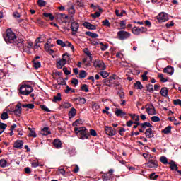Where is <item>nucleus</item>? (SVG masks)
<instances>
[{
  "label": "nucleus",
  "mask_w": 181,
  "mask_h": 181,
  "mask_svg": "<svg viewBox=\"0 0 181 181\" xmlns=\"http://www.w3.org/2000/svg\"><path fill=\"white\" fill-rule=\"evenodd\" d=\"M5 42L9 45V43H13L16 46V42L21 40V38L16 37L15 33L12 31L11 28H8L6 31V35L4 36Z\"/></svg>",
  "instance_id": "1"
},
{
  "label": "nucleus",
  "mask_w": 181,
  "mask_h": 181,
  "mask_svg": "<svg viewBox=\"0 0 181 181\" xmlns=\"http://www.w3.org/2000/svg\"><path fill=\"white\" fill-rule=\"evenodd\" d=\"M16 46L19 49H21L24 52H29L32 47H33V42L28 41L26 42L23 39L17 40Z\"/></svg>",
  "instance_id": "2"
},
{
  "label": "nucleus",
  "mask_w": 181,
  "mask_h": 181,
  "mask_svg": "<svg viewBox=\"0 0 181 181\" xmlns=\"http://www.w3.org/2000/svg\"><path fill=\"white\" fill-rule=\"evenodd\" d=\"M74 130L79 139H88L90 134L86 127H75Z\"/></svg>",
  "instance_id": "3"
},
{
  "label": "nucleus",
  "mask_w": 181,
  "mask_h": 181,
  "mask_svg": "<svg viewBox=\"0 0 181 181\" xmlns=\"http://www.w3.org/2000/svg\"><path fill=\"white\" fill-rule=\"evenodd\" d=\"M33 91V88L29 85H22L20 87V93L22 95H29Z\"/></svg>",
  "instance_id": "4"
},
{
  "label": "nucleus",
  "mask_w": 181,
  "mask_h": 181,
  "mask_svg": "<svg viewBox=\"0 0 181 181\" xmlns=\"http://www.w3.org/2000/svg\"><path fill=\"white\" fill-rule=\"evenodd\" d=\"M117 37L119 40H127L131 37V33L125 30H120L117 32Z\"/></svg>",
  "instance_id": "5"
},
{
  "label": "nucleus",
  "mask_w": 181,
  "mask_h": 181,
  "mask_svg": "<svg viewBox=\"0 0 181 181\" xmlns=\"http://www.w3.org/2000/svg\"><path fill=\"white\" fill-rule=\"evenodd\" d=\"M67 59H69V55L64 54L62 55V59L57 62V68L63 69V66L67 63Z\"/></svg>",
  "instance_id": "6"
},
{
  "label": "nucleus",
  "mask_w": 181,
  "mask_h": 181,
  "mask_svg": "<svg viewBox=\"0 0 181 181\" xmlns=\"http://www.w3.org/2000/svg\"><path fill=\"white\" fill-rule=\"evenodd\" d=\"M132 32L134 35H141V33H145L148 32V28L145 27L138 28L135 26L132 29Z\"/></svg>",
  "instance_id": "7"
},
{
  "label": "nucleus",
  "mask_w": 181,
  "mask_h": 181,
  "mask_svg": "<svg viewBox=\"0 0 181 181\" xmlns=\"http://www.w3.org/2000/svg\"><path fill=\"white\" fill-rule=\"evenodd\" d=\"M146 111L148 115H156V110L152 104L146 105Z\"/></svg>",
  "instance_id": "8"
},
{
  "label": "nucleus",
  "mask_w": 181,
  "mask_h": 181,
  "mask_svg": "<svg viewBox=\"0 0 181 181\" xmlns=\"http://www.w3.org/2000/svg\"><path fill=\"white\" fill-rule=\"evenodd\" d=\"M94 67L96 69H100V70H105L106 66L103 60H96L93 63Z\"/></svg>",
  "instance_id": "9"
},
{
  "label": "nucleus",
  "mask_w": 181,
  "mask_h": 181,
  "mask_svg": "<svg viewBox=\"0 0 181 181\" xmlns=\"http://www.w3.org/2000/svg\"><path fill=\"white\" fill-rule=\"evenodd\" d=\"M157 19L158 22H167V21H169V17H168V15L166 13H160L157 16Z\"/></svg>",
  "instance_id": "10"
},
{
  "label": "nucleus",
  "mask_w": 181,
  "mask_h": 181,
  "mask_svg": "<svg viewBox=\"0 0 181 181\" xmlns=\"http://www.w3.org/2000/svg\"><path fill=\"white\" fill-rule=\"evenodd\" d=\"M13 113L17 117H21V115L22 114V103L21 102H18L16 105V109L14 110Z\"/></svg>",
  "instance_id": "11"
},
{
  "label": "nucleus",
  "mask_w": 181,
  "mask_h": 181,
  "mask_svg": "<svg viewBox=\"0 0 181 181\" xmlns=\"http://www.w3.org/2000/svg\"><path fill=\"white\" fill-rule=\"evenodd\" d=\"M105 132L110 136H114V135L117 134L115 129H112V127L107 126L105 127Z\"/></svg>",
  "instance_id": "12"
},
{
  "label": "nucleus",
  "mask_w": 181,
  "mask_h": 181,
  "mask_svg": "<svg viewBox=\"0 0 181 181\" xmlns=\"http://www.w3.org/2000/svg\"><path fill=\"white\" fill-rule=\"evenodd\" d=\"M78 28H80V25H78V23L77 22H73L71 24V29L72 30V35H76L77 32H78Z\"/></svg>",
  "instance_id": "13"
},
{
  "label": "nucleus",
  "mask_w": 181,
  "mask_h": 181,
  "mask_svg": "<svg viewBox=\"0 0 181 181\" xmlns=\"http://www.w3.org/2000/svg\"><path fill=\"white\" fill-rule=\"evenodd\" d=\"M158 166H159V165L158 164V161L156 160H151L147 163L148 168H158Z\"/></svg>",
  "instance_id": "14"
},
{
  "label": "nucleus",
  "mask_w": 181,
  "mask_h": 181,
  "mask_svg": "<svg viewBox=\"0 0 181 181\" xmlns=\"http://www.w3.org/2000/svg\"><path fill=\"white\" fill-rule=\"evenodd\" d=\"M23 146V141L22 140H17L13 144V148L16 149H22Z\"/></svg>",
  "instance_id": "15"
},
{
  "label": "nucleus",
  "mask_w": 181,
  "mask_h": 181,
  "mask_svg": "<svg viewBox=\"0 0 181 181\" xmlns=\"http://www.w3.org/2000/svg\"><path fill=\"white\" fill-rule=\"evenodd\" d=\"M83 26L86 28V29H89L90 30H95L97 29V27L88 22L83 23Z\"/></svg>",
  "instance_id": "16"
},
{
  "label": "nucleus",
  "mask_w": 181,
  "mask_h": 181,
  "mask_svg": "<svg viewBox=\"0 0 181 181\" xmlns=\"http://www.w3.org/2000/svg\"><path fill=\"white\" fill-rule=\"evenodd\" d=\"M163 73H167L168 74H170V76H172V74L174 73L173 67L168 66L163 69Z\"/></svg>",
  "instance_id": "17"
},
{
  "label": "nucleus",
  "mask_w": 181,
  "mask_h": 181,
  "mask_svg": "<svg viewBox=\"0 0 181 181\" xmlns=\"http://www.w3.org/2000/svg\"><path fill=\"white\" fill-rule=\"evenodd\" d=\"M145 135L146 138H153L154 135L153 133L152 132V129H147L145 132Z\"/></svg>",
  "instance_id": "18"
},
{
  "label": "nucleus",
  "mask_w": 181,
  "mask_h": 181,
  "mask_svg": "<svg viewBox=\"0 0 181 181\" xmlns=\"http://www.w3.org/2000/svg\"><path fill=\"white\" fill-rule=\"evenodd\" d=\"M41 135H44V136H47V135H50V134H52L50 132V130H49V127H44L40 132Z\"/></svg>",
  "instance_id": "19"
},
{
  "label": "nucleus",
  "mask_w": 181,
  "mask_h": 181,
  "mask_svg": "<svg viewBox=\"0 0 181 181\" xmlns=\"http://www.w3.org/2000/svg\"><path fill=\"white\" fill-rule=\"evenodd\" d=\"M53 145L57 149L62 148V141L60 139H54L53 142Z\"/></svg>",
  "instance_id": "20"
},
{
  "label": "nucleus",
  "mask_w": 181,
  "mask_h": 181,
  "mask_svg": "<svg viewBox=\"0 0 181 181\" xmlns=\"http://www.w3.org/2000/svg\"><path fill=\"white\" fill-rule=\"evenodd\" d=\"M115 114L117 117H124V115H127V113L124 112L122 110L119 109H116Z\"/></svg>",
  "instance_id": "21"
},
{
  "label": "nucleus",
  "mask_w": 181,
  "mask_h": 181,
  "mask_svg": "<svg viewBox=\"0 0 181 181\" xmlns=\"http://www.w3.org/2000/svg\"><path fill=\"white\" fill-rule=\"evenodd\" d=\"M57 83L58 86H66V84H67L66 81H64V78H63L62 77H59L57 79Z\"/></svg>",
  "instance_id": "22"
},
{
  "label": "nucleus",
  "mask_w": 181,
  "mask_h": 181,
  "mask_svg": "<svg viewBox=\"0 0 181 181\" xmlns=\"http://www.w3.org/2000/svg\"><path fill=\"white\" fill-rule=\"evenodd\" d=\"M85 35H86L87 36H90V37H93V39H95V38L98 37V34H97L95 33H91L90 31L86 32Z\"/></svg>",
  "instance_id": "23"
},
{
  "label": "nucleus",
  "mask_w": 181,
  "mask_h": 181,
  "mask_svg": "<svg viewBox=\"0 0 181 181\" xmlns=\"http://www.w3.org/2000/svg\"><path fill=\"white\" fill-rule=\"evenodd\" d=\"M112 79L111 77H109L107 79L103 80V83L105 86H107V87H112Z\"/></svg>",
  "instance_id": "24"
},
{
  "label": "nucleus",
  "mask_w": 181,
  "mask_h": 181,
  "mask_svg": "<svg viewBox=\"0 0 181 181\" xmlns=\"http://www.w3.org/2000/svg\"><path fill=\"white\" fill-rule=\"evenodd\" d=\"M57 101H62V94L58 93L56 96H54L52 103H57Z\"/></svg>",
  "instance_id": "25"
},
{
  "label": "nucleus",
  "mask_w": 181,
  "mask_h": 181,
  "mask_svg": "<svg viewBox=\"0 0 181 181\" xmlns=\"http://www.w3.org/2000/svg\"><path fill=\"white\" fill-rule=\"evenodd\" d=\"M30 133L28 134V136H32L33 138H36V132H35V129L28 128Z\"/></svg>",
  "instance_id": "26"
},
{
  "label": "nucleus",
  "mask_w": 181,
  "mask_h": 181,
  "mask_svg": "<svg viewBox=\"0 0 181 181\" xmlns=\"http://www.w3.org/2000/svg\"><path fill=\"white\" fill-rule=\"evenodd\" d=\"M21 105L23 108H28L29 110H33V108H35V105L32 103L23 104Z\"/></svg>",
  "instance_id": "27"
},
{
  "label": "nucleus",
  "mask_w": 181,
  "mask_h": 181,
  "mask_svg": "<svg viewBox=\"0 0 181 181\" xmlns=\"http://www.w3.org/2000/svg\"><path fill=\"white\" fill-rule=\"evenodd\" d=\"M76 114H77V110H76L74 107H72L69 111V115L71 116V118L76 117Z\"/></svg>",
  "instance_id": "28"
},
{
  "label": "nucleus",
  "mask_w": 181,
  "mask_h": 181,
  "mask_svg": "<svg viewBox=\"0 0 181 181\" xmlns=\"http://www.w3.org/2000/svg\"><path fill=\"white\" fill-rule=\"evenodd\" d=\"M134 87L137 89V90H142V88H144V86H142V83H141V81H136L134 83Z\"/></svg>",
  "instance_id": "29"
},
{
  "label": "nucleus",
  "mask_w": 181,
  "mask_h": 181,
  "mask_svg": "<svg viewBox=\"0 0 181 181\" xmlns=\"http://www.w3.org/2000/svg\"><path fill=\"white\" fill-rule=\"evenodd\" d=\"M161 95H163V97H166V95H168V88H163L160 91Z\"/></svg>",
  "instance_id": "30"
},
{
  "label": "nucleus",
  "mask_w": 181,
  "mask_h": 181,
  "mask_svg": "<svg viewBox=\"0 0 181 181\" xmlns=\"http://www.w3.org/2000/svg\"><path fill=\"white\" fill-rule=\"evenodd\" d=\"M111 80H112V87H117V86H119V82L115 80L114 77H111Z\"/></svg>",
  "instance_id": "31"
},
{
  "label": "nucleus",
  "mask_w": 181,
  "mask_h": 181,
  "mask_svg": "<svg viewBox=\"0 0 181 181\" xmlns=\"http://www.w3.org/2000/svg\"><path fill=\"white\" fill-rule=\"evenodd\" d=\"M169 165L171 170H177V165L175 163V162L172 161L171 163H169Z\"/></svg>",
  "instance_id": "32"
},
{
  "label": "nucleus",
  "mask_w": 181,
  "mask_h": 181,
  "mask_svg": "<svg viewBox=\"0 0 181 181\" xmlns=\"http://www.w3.org/2000/svg\"><path fill=\"white\" fill-rule=\"evenodd\" d=\"M87 77V72L84 70L80 71L79 78H86Z\"/></svg>",
  "instance_id": "33"
},
{
  "label": "nucleus",
  "mask_w": 181,
  "mask_h": 181,
  "mask_svg": "<svg viewBox=\"0 0 181 181\" xmlns=\"http://www.w3.org/2000/svg\"><path fill=\"white\" fill-rule=\"evenodd\" d=\"M141 126L145 129L146 128V127H148V128H152L153 126H152V124H151V123L149 122H146L144 123H141Z\"/></svg>",
  "instance_id": "34"
},
{
  "label": "nucleus",
  "mask_w": 181,
  "mask_h": 181,
  "mask_svg": "<svg viewBox=\"0 0 181 181\" xmlns=\"http://www.w3.org/2000/svg\"><path fill=\"white\" fill-rule=\"evenodd\" d=\"M36 42V46H37V43H43L45 42V35H42L41 37H38L35 40Z\"/></svg>",
  "instance_id": "35"
},
{
  "label": "nucleus",
  "mask_w": 181,
  "mask_h": 181,
  "mask_svg": "<svg viewBox=\"0 0 181 181\" xmlns=\"http://www.w3.org/2000/svg\"><path fill=\"white\" fill-rule=\"evenodd\" d=\"M172 131V127L168 126L165 127L163 130H162V132L163 134H170V132Z\"/></svg>",
  "instance_id": "36"
},
{
  "label": "nucleus",
  "mask_w": 181,
  "mask_h": 181,
  "mask_svg": "<svg viewBox=\"0 0 181 181\" xmlns=\"http://www.w3.org/2000/svg\"><path fill=\"white\" fill-rule=\"evenodd\" d=\"M7 165H8V161H6V160H5V159H1V160H0V166H1V168H6Z\"/></svg>",
  "instance_id": "37"
},
{
  "label": "nucleus",
  "mask_w": 181,
  "mask_h": 181,
  "mask_svg": "<svg viewBox=\"0 0 181 181\" xmlns=\"http://www.w3.org/2000/svg\"><path fill=\"white\" fill-rule=\"evenodd\" d=\"M160 162H161V163H163V165H168V163H169L168 162V158H166L165 156H161L160 158Z\"/></svg>",
  "instance_id": "38"
},
{
  "label": "nucleus",
  "mask_w": 181,
  "mask_h": 181,
  "mask_svg": "<svg viewBox=\"0 0 181 181\" xmlns=\"http://www.w3.org/2000/svg\"><path fill=\"white\" fill-rule=\"evenodd\" d=\"M43 16L45 18H49L50 21H54V17L53 16V15L52 13H44Z\"/></svg>",
  "instance_id": "39"
},
{
  "label": "nucleus",
  "mask_w": 181,
  "mask_h": 181,
  "mask_svg": "<svg viewBox=\"0 0 181 181\" xmlns=\"http://www.w3.org/2000/svg\"><path fill=\"white\" fill-rule=\"evenodd\" d=\"M33 66H34L35 69H39L41 66L40 62H37L36 60H33Z\"/></svg>",
  "instance_id": "40"
},
{
  "label": "nucleus",
  "mask_w": 181,
  "mask_h": 181,
  "mask_svg": "<svg viewBox=\"0 0 181 181\" xmlns=\"http://www.w3.org/2000/svg\"><path fill=\"white\" fill-rule=\"evenodd\" d=\"M81 90L85 93H88V86L87 84H83L81 86Z\"/></svg>",
  "instance_id": "41"
},
{
  "label": "nucleus",
  "mask_w": 181,
  "mask_h": 181,
  "mask_svg": "<svg viewBox=\"0 0 181 181\" xmlns=\"http://www.w3.org/2000/svg\"><path fill=\"white\" fill-rule=\"evenodd\" d=\"M76 5L79 6V8H84V2L83 0H76Z\"/></svg>",
  "instance_id": "42"
},
{
  "label": "nucleus",
  "mask_w": 181,
  "mask_h": 181,
  "mask_svg": "<svg viewBox=\"0 0 181 181\" xmlns=\"http://www.w3.org/2000/svg\"><path fill=\"white\" fill-rule=\"evenodd\" d=\"M64 45V47H70L71 50H74V46H73V45L71 42H65Z\"/></svg>",
  "instance_id": "43"
},
{
  "label": "nucleus",
  "mask_w": 181,
  "mask_h": 181,
  "mask_svg": "<svg viewBox=\"0 0 181 181\" xmlns=\"http://www.w3.org/2000/svg\"><path fill=\"white\" fill-rule=\"evenodd\" d=\"M159 177V175H156L155 173H153L150 175V179L152 180H156Z\"/></svg>",
  "instance_id": "44"
},
{
  "label": "nucleus",
  "mask_w": 181,
  "mask_h": 181,
  "mask_svg": "<svg viewBox=\"0 0 181 181\" xmlns=\"http://www.w3.org/2000/svg\"><path fill=\"white\" fill-rule=\"evenodd\" d=\"M37 4L40 6H46V1L45 0H37Z\"/></svg>",
  "instance_id": "45"
},
{
  "label": "nucleus",
  "mask_w": 181,
  "mask_h": 181,
  "mask_svg": "<svg viewBox=\"0 0 181 181\" xmlns=\"http://www.w3.org/2000/svg\"><path fill=\"white\" fill-rule=\"evenodd\" d=\"M102 23H103V26H107V28H110V26H111V23L107 19L103 21Z\"/></svg>",
  "instance_id": "46"
},
{
  "label": "nucleus",
  "mask_w": 181,
  "mask_h": 181,
  "mask_svg": "<svg viewBox=\"0 0 181 181\" xmlns=\"http://www.w3.org/2000/svg\"><path fill=\"white\" fill-rule=\"evenodd\" d=\"M146 88L147 90L149 91V93H151V91H153V85L151 83L146 85Z\"/></svg>",
  "instance_id": "47"
},
{
  "label": "nucleus",
  "mask_w": 181,
  "mask_h": 181,
  "mask_svg": "<svg viewBox=\"0 0 181 181\" xmlns=\"http://www.w3.org/2000/svg\"><path fill=\"white\" fill-rule=\"evenodd\" d=\"M100 74L103 78H107V77L110 76V74L107 71H100Z\"/></svg>",
  "instance_id": "48"
},
{
  "label": "nucleus",
  "mask_w": 181,
  "mask_h": 181,
  "mask_svg": "<svg viewBox=\"0 0 181 181\" xmlns=\"http://www.w3.org/2000/svg\"><path fill=\"white\" fill-rule=\"evenodd\" d=\"M103 181H108L110 180V177H108V173H104L102 175Z\"/></svg>",
  "instance_id": "49"
},
{
  "label": "nucleus",
  "mask_w": 181,
  "mask_h": 181,
  "mask_svg": "<svg viewBox=\"0 0 181 181\" xmlns=\"http://www.w3.org/2000/svg\"><path fill=\"white\" fill-rule=\"evenodd\" d=\"M158 77L160 78V81H161V83H166V81H168V79H165V78H163V74H159Z\"/></svg>",
  "instance_id": "50"
},
{
  "label": "nucleus",
  "mask_w": 181,
  "mask_h": 181,
  "mask_svg": "<svg viewBox=\"0 0 181 181\" xmlns=\"http://www.w3.org/2000/svg\"><path fill=\"white\" fill-rule=\"evenodd\" d=\"M65 43L66 42H63L62 40H57V45H59V46H61V47H64Z\"/></svg>",
  "instance_id": "51"
},
{
  "label": "nucleus",
  "mask_w": 181,
  "mask_h": 181,
  "mask_svg": "<svg viewBox=\"0 0 181 181\" xmlns=\"http://www.w3.org/2000/svg\"><path fill=\"white\" fill-rule=\"evenodd\" d=\"M151 121L153 122H159V121H160V118H159L158 116H153L151 117Z\"/></svg>",
  "instance_id": "52"
},
{
  "label": "nucleus",
  "mask_w": 181,
  "mask_h": 181,
  "mask_svg": "<svg viewBox=\"0 0 181 181\" xmlns=\"http://www.w3.org/2000/svg\"><path fill=\"white\" fill-rule=\"evenodd\" d=\"M92 110H93V111H97V110H100V105L97 103H93L92 105Z\"/></svg>",
  "instance_id": "53"
},
{
  "label": "nucleus",
  "mask_w": 181,
  "mask_h": 181,
  "mask_svg": "<svg viewBox=\"0 0 181 181\" xmlns=\"http://www.w3.org/2000/svg\"><path fill=\"white\" fill-rule=\"evenodd\" d=\"M8 118H9V115H8L7 112H3L1 114V119H8Z\"/></svg>",
  "instance_id": "54"
},
{
  "label": "nucleus",
  "mask_w": 181,
  "mask_h": 181,
  "mask_svg": "<svg viewBox=\"0 0 181 181\" xmlns=\"http://www.w3.org/2000/svg\"><path fill=\"white\" fill-rule=\"evenodd\" d=\"M92 18H93V19H96V18H100V16H101V13L100 12H95L94 14H91Z\"/></svg>",
  "instance_id": "55"
},
{
  "label": "nucleus",
  "mask_w": 181,
  "mask_h": 181,
  "mask_svg": "<svg viewBox=\"0 0 181 181\" xmlns=\"http://www.w3.org/2000/svg\"><path fill=\"white\" fill-rule=\"evenodd\" d=\"M173 103L174 105H180V107H181L180 99L174 100H173Z\"/></svg>",
  "instance_id": "56"
},
{
  "label": "nucleus",
  "mask_w": 181,
  "mask_h": 181,
  "mask_svg": "<svg viewBox=\"0 0 181 181\" xmlns=\"http://www.w3.org/2000/svg\"><path fill=\"white\" fill-rule=\"evenodd\" d=\"M41 110H42L43 111H45L46 112H50V110H49V108H47V107L43 105H40Z\"/></svg>",
  "instance_id": "57"
},
{
  "label": "nucleus",
  "mask_w": 181,
  "mask_h": 181,
  "mask_svg": "<svg viewBox=\"0 0 181 181\" xmlns=\"http://www.w3.org/2000/svg\"><path fill=\"white\" fill-rule=\"evenodd\" d=\"M148 71H145L144 73V74L141 76L142 78H143V81H148Z\"/></svg>",
  "instance_id": "58"
},
{
  "label": "nucleus",
  "mask_w": 181,
  "mask_h": 181,
  "mask_svg": "<svg viewBox=\"0 0 181 181\" xmlns=\"http://www.w3.org/2000/svg\"><path fill=\"white\" fill-rule=\"evenodd\" d=\"M84 53H86V54H87V56H88V57H90V59H92V54H91V52H90L89 51H88V49H87V48H85L84 49Z\"/></svg>",
  "instance_id": "59"
},
{
  "label": "nucleus",
  "mask_w": 181,
  "mask_h": 181,
  "mask_svg": "<svg viewBox=\"0 0 181 181\" xmlns=\"http://www.w3.org/2000/svg\"><path fill=\"white\" fill-rule=\"evenodd\" d=\"M63 71H64V74H66V76H69V75L71 74V71H69L67 69V68H66V67L63 68Z\"/></svg>",
  "instance_id": "60"
},
{
  "label": "nucleus",
  "mask_w": 181,
  "mask_h": 181,
  "mask_svg": "<svg viewBox=\"0 0 181 181\" xmlns=\"http://www.w3.org/2000/svg\"><path fill=\"white\" fill-rule=\"evenodd\" d=\"M62 107L64 108H70V107H71V104H70V103H65L62 105Z\"/></svg>",
  "instance_id": "61"
},
{
  "label": "nucleus",
  "mask_w": 181,
  "mask_h": 181,
  "mask_svg": "<svg viewBox=\"0 0 181 181\" xmlns=\"http://www.w3.org/2000/svg\"><path fill=\"white\" fill-rule=\"evenodd\" d=\"M71 84H74V86H78V80L76 78H73L71 81Z\"/></svg>",
  "instance_id": "62"
},
{
  "label": "nucleus",
  "mask_w": 181,
  "mask_h": 181,
  "mask_svg": "<svg viewBox=\"0 0 181 181\" xmlns=\"http://www.w3.org/2000/svg\"><path fill=\"white\" fill-rule=\"evenodd\" d=\"M77 100H78V101H80L81 104H86V100L84 98H77Z\"/></svg>",
  "instance_id": "63"
},
{
  "label": "nucleus",
  "mask_w": 181,
  "mask_h": 181,
  "mask_svg": "<svg viewBox=\"0 0 181 181\" xmlns=\"http://www.w3.org/2000/svg\"><path fill=\"white\" fill-rule=\"evenodd\" d=\"M90 134L92 136H97V132H95L94 129H90Z\"/></svg>",
  "instance_id": "64"
}]
</instances>
